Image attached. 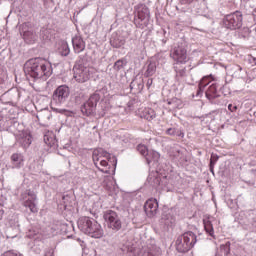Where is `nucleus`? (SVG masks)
Returning a JSON list of instances; mask_svg holds the SVG:
<instances>
[{
    "instance_id": "6e6552de",
    "label": "nucleus",
    "mask_w": 256,
    "mask_h": 256,
    "mask_svg": "<svg viewBox=\"0 0 256 256\" xmlns=\"http://www.w3.org/2000/svg\"><path fill=\"white\" fill-rule=\"evenodd\" d=\"M223 25L226 29H231V31L241 29V27H243V12L237 10L225 15L223 18Z\"/></svg>"
},
{
    "instance_id": "0eeeda50",
    "label": "nucleus",
    "mask_w": 256,
    "mask_h": 256,
    "mask_svg": "<svg viewBox=\"0 0 256 256\" xmlns=\"http://www.w3.org/2000/svg\"><path fill=\"white\" fill-rule=\"evenodd\" d=\"M101 101V95L97 92L80 106V111L84 117H95L97 115V103Z\"/></svg>"
},
{
    "instance_id": "f257e3e1",
    "label": "nucleus",
    "mask_w": 256,
    "mask_h": 256,
    "mask_svg": "<svg viewBox=\"0 0 256 256\" xmlns=\"http://www.w3.org/2000/svg\"><path fill=\"white\" fill-rule=\"evenodd\" d=\"M23 69L26 77H30L34 81H37V79L47 81V79L53 75V66H51V63L41 57L27 60Z\"/></svg>"
},
{
    "instance_id": "9b49d317",
    "label": "nucleus",
    "mask_w": 256,
    "mask_h": 256,
    "mask_svg": "<svg viewBox=\"0 0 256 256\" xmlns=\"http://www.w3.org/2000/svg\"><path fill=\"white\" fill-rule=\"evenodd\" d=\"M107 159L112 165L117 166V158L115 156H111V154L107 151H105L103 148L95 149L92 153V159L95 167H99V161L101 159Z\"/></svg>"
},
{
    "instance_id": "6ab92c4d",
    "label": "nucleus",
    "mask_w": 256,
    "mask_h": 256,
    "mask_svg": "<svg viewBox=\"0 0 256 256\" xmlns=\"http://www.w3.org/2000/svg\"><path fill=\"white\" fill-rule=\"evenodd\" d=\"M72 45L75 53H81L82 51H85V42L81 36L73 37Z\"/></svg>"
},
{
    "instance_id": "cd10ccee",
    "label": "nucleus",
    "mask_w": 256,
    "mask_h": 256,
    "mask_svg": "<svg viewBox=\"0 0 256 256\" xmlns=\"http://www.w3.org/2000/svg\"><path fill=\"white\" fill-rule=\"evenodd\" d=\"M125 67H127L126 58L118 59L113 65L114 71H117V72L122 71V69H125Z\"/></svg>"
},
{
    "instance_id": "79ce46f5",
    "label": "nucleus",
    "mask_w": 256,
    "mask_h": 256,
    "mask_svg": "<svg viewBox=\"0 0 256 256\" xmlns=\"http://www.w3.org/2000/svg\"><path fill=\"white\" fill-rule=\"evenodd\" d=\"M200 83H203V85L207 84V85H210L211 84V81H209V76H204Z\"/></svg>"
},
{
    "instance_id": "c756f323",
    "label": "nucleus",
    "mask_w": 256,
    "mask_h": 256,
    "mask_svg": "<svg viewBox=\"0 0 256 256\" xmlns=\"http://www.w3.org/2000/svg\"><path fill=\"white\" fill-rule=\"evenodd\" d=\"M236 35L238 39H247L249 35H251V28L244 27L238 31H236Z\"/></svg>"
},
{
    "instance_id": "c03bdc74",
    "label": "nucleus",
    "mask_w": 256,
    "mask_h": 256,
    "mask_svg": "<svg viewBox=\"0 0 256 256\" xmlns=\"http://www.w3.org/2000/svg\"><path fill=\"white\" fill-rule=\"evenodd\" d=\"M76 105H79V103H81V95L79 94H74V97H73Z\"/></svg>"
},
{
    "instance_id": "603ef678",
    "label": "nucleus",
    "mask_w": 256,
    "mask_h": 256,
    "mask_svg": "<svg viewBox=\"0 0 256 256\" xmlns=\"http://www.w3.org/2000/svg\"><path fill=\"white\" fill-rule=\"evenodd\" d=\"M0 121H3V114L0 112Z\"/></svg>"
},
{
    "instance_id": "a18cd8bd",
    "label": "nucleus",
    "mask_w": 256,
    "mask_h": 256,
    "mask_svg": "<svg viewBox=\"0 0 256 256\" xmlns=\"http://www.w3.org/2000/svg\"><path fill=\"white\" fill-rule=\"evenodd\" d=\"M151 85H153V78H149L146 83L147 89H151Z\"/></svg>"
},
{
    "instance_id": "c85d7f7f",
    "label": "nucleus",
    "mask_w": 256,
    "mask_h": 256,
    "mask_svg": "<svg viewBox=\"0 0 256 256\" xmlns=\"http://www.w3.org/2000/svg\"><path fill=\"white\" fill-rule=\"evenodd\" d=\"M58 53L62 57H67L69 53H71V49H69V44H67V42H62L58 49Z\"/></svg>"
},
{
    "instance_id": "6e6d98bb",
    "label": "nucleus",
    "mask_w": 256,
    "mask_h": 256,
    "mask_svg": "<svg viewBox=\"0 0 256 256\" xmlns=\"http://www.w3.org/2000/svg\"><path fill=\"white\" fill-rule=\"evenodd\" d=\"M125 249H127V248H124L122 251H125Z\"/></svg>"
},
{
    "instance_id": "8fccbe9b",
    "label": "nucleus",
    "mask_w": 256,
    "mask_h": 256,
    "mask_svg": "<svg viewBox=\"0 0 256 256\" xmlns=\"http://www.w3.org/2000/svg\"><path fill=\"white\" fill-rule=\"evenodd\" d=\"M209 169H210V172L212 173V175H215V165L209 164Z\"/></svg>"
},
{
    "instance_id": "dca6fc26",
    "label": "nucleus",
    "mask_w": 256,
    "mask_h": 256,
    "mask_svg": "<svg viewBox=\"0 0 256 256\" xmlns=\"http://www.w3.org/2000/svg\"><path fill=\"white\" fill-rule=\"evenodd\" d=\"M144 87H145V82L141 77L136 76L130 83V91L131 93H133V95H139V93L143 91Z\"/></svg>"
},
{
    "instance_id": "4c0bfd02",
    "label": "nucleus",
    "mask_w": 256,
    "mask_h": 256,
    "mask_svg": "<svg viewBox=\"0 0 256 256\" xmlns=\"http://www.w3.org/2000/svg\"><path fill=\"white\" fill-rule=\"evenodd\" d=\"M61 115H65L66 117H74L75 112L67 109H60L58 111Z\"/></svg>"
},
{
    "instance_id": "f3484780",
    "label": "nucleus",
    "mask_w": 256,
    "mask_h": 256,
    "mask_svg": "<svg viewBox=\"0 0 256 256\" xmlns=\"http://www.w3.org/2000/svg\"><path fill=\"white\" fill-rule=\"evenodd\" d=\"M175 216L171 210L164 211L161 215V223H164L166 227H173L175 225Z\"/></svg>"
},
{
    "instance_id": "aec40b11",
    "label": "nucleus",
    "mask_w": 256,
    "mask_h": 256,
    "mask_svg": "<svg viewBox=\"0 0 256 256\" xmlns=\"http://www.w3.org/2000/svg\"><path fill=\"white\" fill-rule=\"evenodd\" d=\"M24 161H25V158L21 153H14L11 156L13 169H21V167H23Z\"/></svg>"
},
{
    "instance_id": "ddd939ff",
    "label": "nucleus",
    "mask_w": 256,
    "mask_h": 256,
    "mask_svg": "<svg viewBox=\"0 0 256 256\" xmlns=\"http://www.w3.org/2000/svg\"><path fill=\"white\" fill-rule=\"evenodd\" d=\"M170 57H172L176 63H187V48H185V44L178 43L171 50Z\"/></svg>"
},
{
    "instance_id": "7ed1b4c3",
    "label": "nucleus",
    "mask_w": 256,
    "mask_h": 256,
    "mask_svg": "<svg viewBox=\"0 0 256 256\" xmlns=\"http://www.w3.org/2000/svg\"><path fill=\"white\" fill-rule=\"evenodd\" d=\"M104 225L111 233H119L123 229V216L115 210H106L103 212Z\"/></svg>"
},
{
    "instance_id": "f03ea898",
    "label": "nucleus",
    "mask_w": 256,
    "mask_h": 256,
    "mask_svg": "<svg viewBox=\"0 0 256 256\" xmlns=\"http://www.w3.org/2000/svg\"><path fill=\"white\" fill-rule=\"evenodd\" d=\"M77 225L78 229L85 235H89L94 239H101L103 237V228L94 218L82 216L78 219Z\"/></svg>"
},
{
    "instance_id": "20e7f679",
    "label": "nucleus",
    "mask_w": 256,
    "mask_h": 256,
    "mask_svg": "<svg viewBox=\"0 0 256 256\" xmlns=\"http://www.w3.org/2000/svg\"><path fill=\"white\" fill-rule=\"evenodd\" d=\"M197 243V235L193 231L184 232L176 239V251L178 253H189Z\"/></svg>"
},
{
    "instance_id": "a19ab883",
    "label": "nucleus",
    "mask_w": 256,
    "mask_h": 256,
    "mask_svg": "<svg viewBox=\"0 0 256 256\" xmlns=\"http://www.w3.org/2000/svg\"><path fill=\"white\" fill-rule=\"evenodd\" d=\"M166 135H170L171 137H175V135H177V128H168L166 130Z\"/></svg>"
},
{
    "instance_id": "3c124183",
    "label": "nucleus",
    "mask_w": 256,
    "mask_h": 256,
    "mask_svg": "<svg viewBox=\"0 0 256 256\" xmlns=\"http://www.w3.org/2000/svg\"><path fill=\"white\" fill-rule=\"evenodd\" d=\"M127 253H133V248H127Z\"/></svg>"
},
{
    "instance_id": "49530a36",
    "label": "nucleus",
    "mask_w": 256,
    "mask_h": 256,
    "mask_svg": "<svg viewBox=\"0 0 256 256\" xmlns=\"http://www.w3.org/2000/svg\"><path fill=\"white\" fill-rule=\"evenodd\" d=\"M228 109L231 111V113H235V111H237V106H233V104H229Z\"/></svg>"
},
{
    "instance_id": "5fc2aeb1",
    "label": "nucleus",
    "mask_w": 256,
    "mask_h": 256,
    "mask_svg": "<svg viewBox=\"0 0 256 256\" xmlns=\"http://www.w3.org/2000/svg\"><path fill=\"white\" fill-rule=\"evenodd\" d=\"M254 65H256V58H254Z\"/></svg>"
},
{
    "instance_id": "37998d69",
    "label": "nucleus",
    "mask_w": 256,
    "mask_h": 256,
    "mask_svg": "<svg viewBox=\"0 0 256 256\" xmlns=\"http://www.w3.org/2000/svg\"><path fill=\"white\" fill-rule=\"evenodd\" d=\"M69 199H70L69 195H66V196L62 197V201H63L64 207H67L69 205V203H68Z\"/></svg>"
},
{
    "instance_id": "ea45409f",
    "label": "nucleus",
    "mask_w": 256,
    "mask_h": 256,
    "mask_svg": "<svg viewBox=\"0 0 256 256\" xmlns=\"http://www.w3.org/2000/svg\"><path fill=\"white\" fill-rule=\"evenodd\" d=\"M217 161H219V155L212 153L209 165H214L215 166Z\"/></svg>"
},
{
    "instance_id": "09e8293b",
    "label": "nucleus",
    "mask_w": 256,
    "mask_h": 256,
    "mask_svg": "<svg viewBox=\"0 0 256 256\" xmlns=\"http://www.w3.org/2000/svg\"><path fill=\"white\" fill-rule=\"evenodd\" d=\"M176 136L184 138L185 137V133H183V131L177 129Z\"/></svg>"
},
{
    "instance_id": "f8f14e48",
    "label": "nucleus",
    "mask_w": 256,
    "mask_h": 256,
    "mask_svg": "<svg viewBox=\"0 0 256 256\" xmlns=\"http://www.w3.org/2000/svg\"><path fill=\"white\" fill-rule=\"evenodd\" d=\"M21 199L24 201V207L30 209L31 213H37V194L33 190H26L21 194Z\"/></svg>"
},
{
    "instance_id": "c9c22d12",
    "label": "nucleus",
    "mask_w": 256,
    "mask_h": 256,
    "mask_svg": "<svg viewBox=\"0 0 256 256\" xmlns=\"http://www.w3.org/2000/svg\"><path fill=\"white\" fill-rule=\"evenodd\" d=\"M205 87H207V84H203V82H200L198 84V90L196 92V97H198V98L203 97V93L205 92Z\"/></svg>"
},
{
    "instance_id": "2f4dec72",
    "label": "nucleus",
    "mask_w": 256,
    "mask_h": 256,
    "mask_svg": "<svg viewBox=\"0 0 256 256\" xmlns=\"http://www.w3.org/2000/svg\"><path fill=\"white\" fill-rule=\"evenodd\" d=\"M168 105H172V109L183 108V102L178 98H172L171 100H168Z\"/></svg>"
},
{
    "instance_id": "412c9836",
    "label": "nucleus",
    "mask_w": 256,
    "mask_h": 256,
    "mask_svg": "<svg viewBox=\"0 0 256 256\" xmlns=\"http://www.w3.org/2000/svg\"><path fill=\"white\" fill-rule=\"evenodd\" d=\"M157 73V62L150 61L144 71L143 75L146 78L153 77Z\"/></svg>"
},
{
    "instance_id": "393cba45",
    "label": "nucleus",
    "mask_w": 256,
    "mask_h": 256,
    "mask_svg": "<svg viewBox=\"0 0 256 256\" xmlns=\"http://www.w3.org/2000/svg\"><path fill=\"white\" fill-rule=\"evenodd\" d=\"M141 119H146V121H153L155 117H157V114L155 113V110L151 108H145L141 113H140Z\"/></svg>"
},
{
    "instance_id": "de8ad7c7",
    "label": "nucleus",
    "mask_w": 256,
    "mask_h": 256,
    "mask_svg": "<svg viewBox=\"0 0 256 256\" xmlns=\"http://www.w3.org/2000/svg\"><path fill=\"white\" fill-rule=\"evenodd\" d=\"M193 0H180L181 5H191Z\"/></svg>"
},
{
    "instance_id": "7c9ffc66",
    "label": "nucleus",
    "mask_w": 256,
    "mask_h": 256,
    "mask_svg": "<svg viewBox=\"0 0 256 256\" xmlns=\"http://www.w3.org/2000/svg\"><path fill=\"white\" fill-rule=\"evenodd\" d=\"M101 171V173H105L106 175H109L110 170H109V162L105 159L100 158V167H96Z\"/></svg>"
},
{
    "instance_id": "864d4df0",
    "label": "nucleus",
    "mask_w": 256,
    "mask_h": 256,
    "mask_svg": "<svg viewBox=\"0 0 256 256\" xmlns=\"http://www.w3.org/2000/svg\"><path fill=\"white\" fill-rule=\"evenodd\" d=\"M5 211L3 209L0 210V215H3Z\"/></svg>"
},
{
    "instance_id": "9d476101",
    "label": "nucleus",
    "mask_w": 256,
    "mask_h": 256,
    "mask_svg": "<svg viewBox=\"0 0 256 256\" xmlns=\"http://www.w3.org/2000/svg\"><path fill=\"white\" fill-rule=\"evenodd\" d=\"M71 95V89L67 85L58 86L52 95V101L55 105H65L69 101V96Z\"/></svg>"
},
{
    "instance_id": "39448f33",
    "label": "nucleus",
    "mask_w": 256,
    "mask_h": 256,
    "mask_svg": "<svg viewBox=\"0 0 256 256\" xmlns=\"http://www.w3.org/2000/svg\"><path fill=\"white\" fill-rule=\"evenodd\" d=\"M149 19H151V12L147 5L139 4L134 7V25L138 29H145V27H148Z\"/></svg>"
},
{
    "instance_id": "2eb2a0df",
    "label": "nucleus",
    "mask_w": 256,
    "mask_h": 256,
    "mask_svg": "<svg viewBox=\"0 0 256 256\" xmlns=\"http://www.w3.org/2000/svg\"><path fill=\"white\" fill-rule=\"evenodd\" d=\"M144 211L150 219L155 217L159 211V202L157 199H149L144 204Z\"/></svg>"
},
{
    "instance_id": "423d86ee",
    "label": "nucleus",
    "mask_w": 256,
    "mask_h": 256,
    "mask_svg": "<svg viewBox=\"0 0 256 256\" xmlns=\"http://www.w3.org/2000/svg\"><path fill=\"white\" fill-rule=\"evenodd\" d=\"M73 71L74 79H76L77 83H87V81L91 79V71H89V67H87V59H85V56L80 57L79 60L76 61Z\"/></svg>"
},
{
    "instance_id": "f704fd0d",
    "label": "nucleus",
    "mask_w": 256,
    "mask_h": 256,
    "mask_svg": "<svg viewBox=\"0 0 256 256\" xmlns=\"http://www.w3.org/2000/svg\"><path fill=\"white\" fill-rule=\"evenodd\" d=\"M221 251L224 256H231V242H226L225 245L221 246Z\"/></svg>"
},
{
    "instance_id": "5701e85b",
    "label": "nucleus",
    "mask_w": 256,
    "mask_h": 256,
    "mask_svg": "<svg viewBox=\"0 0 256 256\" xmlns=\"http://www.w3.org/2000/svg\"><path fill=\"white\" fill-rule=\"evenodd\" d=\"M58 229L62 235H69L71 231H75V227L71 222L69 223L61 222L58 226Z\"/></svg>"
},
{
    "instance_id": "473e14b6",
    "label": "nucleus",
    "mask_w": 256,
    "mask_h": 256,
    "mask_svg": "<svg viewBox=\"0 0 256 256\" xmlns=\"http://www.w3.org/2000/svg\"><path fill=\"white\" fill-rule=\"evenodd\" d=\"M52 117H53V114H51V111L44 110L39 113V115L37 116V119L38 121L39 119H41L42 121H49Z\"/></svg>"
},
{
    "instance_id": "4be33fe9",
    "label": "nucleus",
    "mask_w": 256,
    "mask_h": 256,
    "mask_svg": "<svg viewBox=\"0 0 256 256\" xmlns=\"http://www.w3.org/2000/svg\"><path fill=\"white\" fill-rule=\"evenodd\" d=\"M147 181L149 185H151V187H153L154 189H157V187H159V185H161L162 183L161 175H159L158 173L150 174L147 178Z\"/></svg>"
},
{
    "instance_id": "bb28decb",
    "label": "nucleus",
    "mask_w": 256,
    "mask_h": 256,
    "mask_svg": "<svg viewBox=\"0 0 256 256\" xmlns=\"http://www.w3.org/2000/svg\"><path fill=\"white\" fill-rule=\"evenodd\" d=\"M137 151L140 153V155H142L143 157H145L148 165L151 163V158H149V149H147V146L143 145V144H139L137 146Z\"/></svg>"
},
{
    "instance_id": "a211bd4d",
    "label": "nucleus",
    "mask_w": 256,
    "mask_h": 256,
    "mask_svg": "<svg viewBox=\"0 0 256 256\" xmlns=\"http://www.w3.org/2000/svg\"><path fill=\"white\" fill-rule=\"evenodd\" d=\"M31 143H33V136L29 133H23L18 139V144L25 150L31 147Z\"/></svg>"
},
{
    "instance_id": "1a4fd4ad",
    "label": "nucleus",
    "mask_w": 256,
    "mask_h": 256,
    "mask_svg": "<svg viewBox=\"0 0 256 256\" xmlns=\"http://www.w3.org/2000/svg\"><path fill=\"white\" fill-rule=\"evenodd\" d=\"M19 31L22 39H24L25 43L28 45H33V43H36L37 39H39V36L31 22H24L20 25Z\"/></svg>"
},
{
    "instance_id": "58836bf2",
    "label": "nucleus",
    "mask_w": 256,
    "mask_h": 256,
    "mask_svg": "<svg viewBox=\"0 0 256 256\" xmlns=\"http://www.w3.org/2000/svg\"><path fill=\"white\" fill-rule=\"evenodd\" d=\"M159 157H161L159 152L152 151V152L149 153L150 161H159Z\"/></svg>"
},
{
    "instance_id": "e433bc0d",
    "label": "nucleus",
    "mask_w": 256,
    "mask_h": 256,
    "mask_svg": "<svg viewBox=\"0 0 256 256\" xmlns=\"http://www.w3.org/2000/svg\"><path fill=\"white\" fill-rule=\"evenodd\" d=\"M44 142L46 143V145H48L49 147H57V140L53 139V138H48V136L44 137Z\"/></svg>"
},
{
    "instance_id": "72a5a7b5",
    "label": "nucleus",
    "mask_w": 256,
    "mask_h": 256,
    "mask_svg": "<svg viewBox=\"0 0 256 256\" xmlns=\"http://www.w3.org/2000/svg\"><path fill=\"white\" fill-rule=\"evenodd\" d=\"M179 63H176L174 65V70L176 72V74L179 76V77H185V75H187V69L186 68H179Z\"/></svg>"
},
{
    "instance_id": "b1692460",
    "label": "nucleus",
    "mask_w": 256,
    "mask_h": 256,
    "mask_svg": "<svg viewBox=\"0 0 256 256\" xmlns=\"http://www.w3.org/2000/svg\"><path fill=\"white\" fill-rule=\"evenodd\" d=\"M110 44L114 49H120V47H123L125 45V39L123 36L113 35L110 39Z\"/></svg>"
},
{
    "instance_id": "a878e982",
    "label": "nucleus",
    "mask_w": 256,
    "mask_h": 256,
    "mask_svg": "<svg viewBox=\"0 0 256 256\" xmlns=\"http://www.w3.org/2000/svg\"><path fill=\"white\" fill-rule=\"evenodd\" d=\"M203 224H204V230L206 231L207 235L215 239V229L213 228V223H211V220L204 219Z\"/></svg>"
},
{
    "instance_id": "4468645a",
    "label": "nucleus",
    "mask_w": 256,
    "mask_h": 256,
    "mask_svg": "<svg viewBox=\"0 0 256 256\" xmlns=\"http://www.w3.org/2000/svg\"><path fill=\"white\" fill-rule=\"evenodd\" d=\"M218 87L219 85L214 82L210 84L205 91V97L212 105H219L221 103V101L217 100L219 99V97H221V95L217 91Z\"/></svg>"
}]
</instances>
